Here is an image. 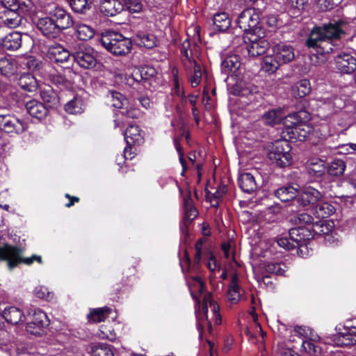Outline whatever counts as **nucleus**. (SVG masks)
<instances>
[{
	"mask_svg": "<svg viewBox=\"0 0 356 356\" xmlns=\"http://www.w3.org/2000/svg\"><path fill=\"white\" fill-rule=\"evenodd\" d=\"M296 223L300 226H310L314 224V218L307 213H299L293 216L292 219Z\"/></svg>",
	"mask_w": 356,
	"mask_h": 356,
	"instance_id": "nucleus-57",
	"label": "nucleus"
},
{
	"mask_svg": "<svg viewBox=\"0 0 356 356\" xmlns=\"http://www.w3.org/2000/svg\"><path fill=\"white\" fill-rule=\"evenodd\" d=\"M257 92L256 87L248 86L242 81H237L230 88V94L234 96L246 97L250 102L254 100V94Z\"/></svg>",
	"mask_w": 356,
	"mask_h": 356,
	"instance_id": "nucleus-20",
	"label": "nucleus"
},
{
	"mask_svg": "<svg viewBox=\"0 0 356 356\" xmlns=\"http://www.w3.org/2000/svg\"><path fill=\"white\" fill-rule=\"evenodd\" d=\"M335 212L334 207L327 202H323L318 204L315 207L314 214L318 218H325Z\"/></svg>",
	"mask_w": 356,
	"mask_h": 356,
	"instance_id": "nucleus-46",
	"label": "nucleus"
},
{
	"mask_svg": "<svg viewBox=\"0 0 356 356\" xmlns=\"http://www.w3.org/2000/svg\"><path fill=\"white\" fill-rule=\"evenodd\" d=\"M29 321L26 324V331L37 337L44 335L50 323L46 313L40 309H34L29 312Z\"/></svg>",
	"mask_w": 356,
	"mask_h": 356,
	"instance_id": "nucleus-11",
	"label": "nucleus"
},
{
	"mask_svg": "<svg viewBox=\"0 0 356 356\" xmlns=\"http://www.w3.org/2000/svg\"><path fill=\"white\" fill-rule=\"evenodd\" d=\"M310 229L313 238L315 236L327 235L331 231L329 224L326 223L325 220H318L310 225Z\"/></svg>",
	"mask_w": 356,
	"mask_h": 356,
	"instance_id": "nucleus-48",
	"label": "nucleus"
},
{
	"mask_svg": "<svg viewBox=\"0 0 356 356\" xmlns=\"http://www.w3.org/2000/svg\"><path fill=\"white\" fill-rule=\"evenodd\" d=\"M334 58L335 69L339 72L350 74L356 70V57L350 53L341 51Z\"/></svg>",
	"mask_w": 356,
	"mask_h": 356,
	"instance_id": "nucleus-12",
	"label": "nucleus"
},
{
	"mask_svg": "<svg viewBox=\"0 0 356 356\" xmlns=\"http://www.w3.org/2000/svg\"><path fill=\"white\" fill-rule=\"evenodd\" d=\"M184 216L183 220L185 223L193 222V221L197 217L199 212L194 205L193 200L189 194L187 197L184 198Z\"/></svg>",
	"mask_w": 356,
	"mask_h": 356,
	"instance_id": "nucleus-38",
	"label": "nucleus"
},
{
	"mask_svg": "<svg viewBox=\"0 0 356 356\" xmlns=\"http://www.w3.org/2000/svg\"><path fill=\"white\" fill-rule=\"evenodd\" d=\"M33 293L36 298L47 300L51 298L53 296V294L44 286H36L33 291Z\"/></svg>",
	"mask_w": 356,
	"mask_h": 356,
	"instance_id": "nucleus-60",
	"label": "nucleus"
},
{
	"mask_svg": "<svg viewBox=\"0 0 356 356\" xmlns=\"http://www.w3.org/2000/svg\"><path fill=\"white\" fill-rule=\"evenodd\" d=\"M301 350L309 356H320L321 355V348L311 339L302 341Z\"/></svg>",
	"mask_w": 356,
	"mask_h": 356,
	"instance_id": "nucleus-51",
	"label": "nucleus"
},
{
	"mask_svg": "<svg viewBox=\"0 0 356 356\" xmlns=\"http://www.w3.org/2000/svg\"><path fill=\"white\" fill-rule=\"evenodd\" d=\"M25 108L28 113L39 120L44 119L48 114V108L42 102L31 99L27 102L25 104Z\"/></svg>",
	"mask_w": 356,
	"mask_h": 356,
	"instance_id": "nucleus-22",
	"label": "nucleus"
},
{
	"mask_svg": "<svg viewBox=\"0 0 356 356\" xmlns=\"http://www.w3.org/2000/svg\"><path fill=\"white\" fill-rule=\"evenodd\" d=\"M100 43L107 51L116 56H124L131 52L133 44L130 38L122 33L107 31L102 34Z\"/></svg>",
	"mask_w": 356,
	"mask_h": 356,
	"instance_id": "nucleus-5",
	"label": "nucleus"
},
{
	"mask_svg": "<svg viewBox=\"0 0 356 356\" xmlns=\"http://www.w3.org/2000/svg\"><path fill=\"white\" fill-rule=\"evenodd\" d=\"M213 29L219 33L226 32L231 26L232 19L228 13L220 12L213 16Z\"/></svg>",
	"mask_w": 356,
	"mask_h": 356,
	"instance_id": "nucleus-26",
	"label": "nucleus"
},
{
	"mask_svg": "<svg viewBox=\"0 0 356 356\" xmlns=\"http://www.w3.org/2000/svg\"><path fill=\"white\" fill-rule=\"evenodd\" d=\"M345 332L339 333L337 343L340 346H349L356 344V326L345 325Z\"/></svg>",
	"mask_w": 356,
	"mask_h": 356,
	"instance_id": "nucleus-27",
	"label": "nucleus"
},
{
	"mask_svg": "<svg viewBox=\"0 0 356 356\" xmlns=\"http://www.w3.org/2000/svg\"><path fill=\"white\" fill-rule=\"evenodd\" d=\"M3 316L4 320L12 325H17L26 319L22 310L14 306L6 307L3 312Z\"/></svg>",
	"mask_w": 356,
	"mask_h": 356,
	"instance_id": "nucleus-34",
	"label": "nucleus"
},
{
	"mask_svg": "<svg viewBox=\"0 0 356 356\" xmlns=\"http://www.w3.org/2000/svg\"><path fill=\"white\" fill-rule=\"evenodd\" d=\"M302 115H306V113L303 111L294 112L285 118L282 135L291 143L305 141L314 131V127L303 120Z\"/></svg>",
	"mask_w": 356,
	"mask_h": 356,
	"instance_id": "nucleus-4",
	"label": "nucleus"
},
{
	"mask_svg": "<svg viewBox=\"0 0 356 356\" xmlns=\"http://www.w3.org/2000/svg\"><path fill=\"white\" fill-rule=\"evenodd\" d=\"M17 85L22 90L29 92H35L38 88L36 79L31 73L21 74L17 79Z\"/></svg>",
	"mask_w": 356,
	"mask_h": 356,
	"instance_id": "nucleus-33",
	"label": "nucleus"
},
{
	"mask_svg": "<svg viewBox=\"0 0 356 356\" xmlns=\"http://www.w3.org/2000/svg\"><path fill=\"white\" fill-rule=\"evenodd\" d=\"M134 40L138 46L143 47L148 49H153L157 45V38L155 35L141 31L135 33Z\"/></svg>",
	"mask_w": 356,
	"mask_h": 356,
	"instance_id": "nucleus-29",
	"label": "nucleus"
},
{
	"mask_svg": "<svg viewBox=\"0 0 356 356\" xmlns=\"http://www.w3.org/2000/svg\"><path fill=\"white\" fill-rule=\"evenodd\" d=\"M40 97L47 108H56L60 104L58 93L50 86H47L40 90Z\"/></svg>",
	"mask_w": 356,
	"mask_h": 356,
	"instance_id": "nucleus-25",
	"label": "nucleus"
},
{
	"mask_svg": "<svg viewBox=\"0 0 356 356\" xmlns=\"http://www.w3.org/2000/svg\"><path fill=\"white\" fill-rule=\"evenodd\" d=\"M122 1L124 8L131 13H139L143 10L141 0H122Z\"/></svg>",
	"mask_w": 356,
	"mask_h": 356,
	"instance_id": "nucleus-56",
	"label": "nucleus"
},
{
	"mask_svg": "<svg viewBox=\"0 0 356 356\" xmlns=\"http://www.w3.org/2000/svg\"><path fill=\"white\" fill-rule=\"evenodd\" d=\"M236 24L244 33L254 35L263 33L259 15L254 9L243 10L236 19Z\"/></svg>",
	"mask_w": 356,
	"mask_h": 356,
	"instance_id": "nucleus-10",
	"label": "nucleus"
},
{
	"mask_svg": "<svg viewBox=\"0 0 356 356\" xmlns=\"http://www.w3.org/2000/svg\"><path fill=\"white\" fill-rule=\"evenodd\" d=\"M181 61L186 70L188 69V63L195 62L193 58L192 50L191 49V41L188 38L184 40L180 47Z\"/></svg>",
	"mask_w": 356,
	"mask_h": 356,
	"instance_id": "nucleus-41",
	"label": "nucleus"
},
{
	"mask_svg": "<svg viewBox=\"0 0 356 356\" xmlns=\"http://www.w3.org/2000/svg\"><path fill=\"white\" fill-rule=\"evenodd\" d=\"M99 10L106 17H114L124 10V6L119 0H101Z\"/></svg>",
	"mask_w": 356,
	"mask_h": 356,
	"instance_id": "nucleus-21",
	"label": "nucleus"
},
{
	"mask_svg": "<svg viewBox=\"0 0 356 356\" xmlns=\"http://www.w3.org/2000/svg\"><path fill=\"white\" fill-rule=\"evenodd\" d=\"M239 285L238 284V277L236 275H234L232 277L231 285L228 289L227 293L229 299L234 301H238L239 299Z\"/></svg>",
	"mask_w": 356,
	"mask_h": 356,
	"instance_id": "nucleus-55",
	"label": "nucleus"
},
{
	"mask_svg": "<svg viewBox=\"0 0 356 356\" xmlns=\"http://www.w3.org/2000/svg\"><path fill=\"white\" fill-rule=\"evenodd\" d=\"M120 114L122 117H126L130 119H136L140 116V111L138 108L130 107L126 108L125 111H121Z\"/></svg>",
	"mask_w": 356,
	"mask_h": 356,
	"instance_id": "nucleus-63",
	"label": "nucleus"
},
{
	"mask_svg": "<svg viewBox=\"0 0 356 356\" xmlns=\"http://www.w3.org/2000/svg\"><path fill=\"white\" fill-rule=\"evenodd\" d=\"M209 306L211 308L213 316L214 324L219 325L222 323V317L220 314V306L212 298L211 293H207L202 300V311L205 319L207 321V313Z\"/></svg>",
	"mask_w": 356,
	"mask_h": 356,
	"instance_id": "nucleus-19",
	"label": "nucleus"
},
{
	"mask_svg": "<svg viewBox=\"0 0 356 356\" xmlns=\"http://www.w3.org/2000/svg\"><path fill=\"white\" fill-rule=\"evenodd\" d=\"M241 65V57L236 54L227 56L221 62L222 73L227 76H238V72Z\"/></svg>",
	"mask_w": 356,
	"mask_h": 356,
	"instance_id": "nucleus-18",
	"label": "nucleus"
},
{
	"mask_svg": "<svg viewBox=\"0 0 356 356\" xmlns=\"http://www.w3.org/2000/svg\"><path fill=\"white\" fill-rule=\"evenodd\" d=\"M259 35H255L254 39H250V42L247 43L243 37L242 39L245 43V48L248 55L252 57H257L266 53L269 48V42L263 38H257Z\"/></svg>",
	"mask_w": 356,
	"mask_h": 356,
	"instance_id": "nucleus-17",
	"label": "nucleus"
},
{
	"mask_svg": "<svg viewBox=\"0 0 356 356\" xmlns=\"http://www.w3.org/2000/svg\"><path fill=\"white\" fill-rule=\"evenodd\" d=\"M207 257L208 259V262L207 264V268L211 271H213L216 267V264H217L216 258L215 255L213 254V253L211 250H209L207 252Z\"/></svg>",
	"mask_w": 356,
	"mask_h": 356,
	"instance_id": "nucleus-64",
	"label": "nucleus"
},
{
	"mask_svg": "<svg viewBox=\"0 0 356 356\" xmlns=\"http://www.w3.org/2000/svg\"><path fill=\"white\" fill-rule=\"evenodd\" d=\"M108 97L111 99L112 106L116 108H122L124 103L127 102V99L124 95L115 90H109Z\"/></svg>",
	"mask_w": 356,
	"mask_h": 356,
	"instance_id": "nucleus-52",
	"label": "nucleus"
},
{
	"mask_svg": "<svg viewBox=\"0 0 356 356\" xmlns=\"http://www.w3.org/2000/svg\"><path fill=\"white\" fill-rule=\"evenodd\" d=\"M346 26L347 23L343 19H332L322 26H315L310 31L305 45L317 58H326V56L337 48L334 42L346 34L344 29Z\"/></svg>",
	"mask_w": 356,
	"mask_h": 356,
	"instance_id": "nucleus-1",
	"label": "nucleus"
},
{
	"mask_svg": "<svg viewBox=\"0 0 356 356\" xmlns=\"http://www.w3.org/2000/svg\"><path fill=\"white\" fill-rule=\"evenodd\" d=\"M346 168V162L339 159H334L326 165L327 173L335 177H339L343 175Z\"/></svg>",
	"mask_w": 356,
	"mask_h": 356,
	"instance_id": "nucleus-39",
	"label": "nucleus"
},
{
	"mask_svg": "<svg viewBox=\"0 0 356 356\" xmlns=\"http://www.w3.org/2000/svg\"><path fill=\"white\" fill-rule=\"evenodd\" d=\"M22 43V35L18 31H12L1 39V44L8 51L19 49Z\"/></svg>",
	"mask_w": 356,
	"mask_h": 356,
	"instance_id": "nucleus-24",
	"label": "nucleus"
},
{
	"mask_svg": "<svg viewBox=\"0 0 356 356\" xmlns=\"http://www.w3.org/2000/svg\"><path fill=\"white\" fill-rule=\"evenodd\" d=\"M74 24L72 15L58 6L51 8L47 12V16L39 17L35 22L38 31L49 40L60 38L64 31Z\"/></svg>",
	"mask_w": 356,
	"mask_h": 356,
	"instance_id": "nucleus-2",
	"label": "nucleus"
},
{
	"mask_svg": "<svg viewBox=\"0 0 356 356\" xmlns=\"http://www.w3.org/2000/svg\"><path fill=\"white\" fill-rule=\"evenodd\" d=\"M195 252L193 263L192 264L188 250L186 249L184 250V259L180 261V266L183 272L184 270L183 264H185L188 271L193 270L197 272L199 270L202 251L195 250Z\"/></svg>",
	"mask_w": 356,
	"mask_h": 356,
	"instance_id": "nucleus-35",
	"label": "nucleus"
},
{
	"mask_svg": "<svg viewBox=\"0 0 356 356\" xmlns=\"http://www.w3.org/2000/svg\"><path fill=\"white\" fill-rule=\"evenodd\" d=\"M86 108V104L83 99L76 95L73 98L64 104L65 111L70 115H78L83 113Z\"/></svg>",
	"mask_w": 356,
	"mask_h": 356,
	"instance_id": "nucleus-31",
	"label": "nucleus"
},
{
	"mask_svg": "<svg viewBox=\"0 0 356 356\" xmlns=\"http://www.w3.org/2000/svg\"><path fill=\"white\" fill-rule=\"evenodd\" d=\"M16 72V66L14 60L6 58L0 59V72L6 77H10Z\"/></svg>",
	"mask_w": 356,
	"mask_h": 356,
	"instance_id": "nucleus-49",
	"label": "nucleus"
},
{
	"mask_svg": "<svg viewBox=\"0 0 356 356\" xmlns=\"http://www.w3.org/2000/svg\"><path fill=\"white\" fill-rule=\"evenodd\" d=\"M72 61L83 69H94L99 64L97 51L90 45L79 44L72 49Z\"/></svg>",
	"mask_w": 356,
	"mask_h": 356,
	"instance_id": "nucleus-8",
	"label": "nucleus"
},
{
	"mask_svg": "<svg viewBox=\"0 0 356 356\" xmlns=\"http://www.w3.org/2000/svg\"><path fill=\"white\" fill-rule=\"evenodd\" d=\"M112 312V309L108 307H99L92 309L88 315V319L91 323H101L104 321Z\"/></svg>",
	"mask_w": 356,
	"mask_h": 356,
	"instance_id": "nucleus-40",
	"label": "nucleus"
},
{
	"mask_svg": "<svg viewBox=\"0 0 356 356\" xmlns=\"http://www.w3.org/2000/svg\"><path fill=\"white\" fill-rule=\"evenodd\" d=\"M284 116L281 110L272 109L266 112L264 114L262 119L265 124L273 126L280 124Z\"/></svg>",
	"mask_w": 356,
	"mask_h": 356,
	"instance_id": "nucleus-44",
	"label": "nucleus"
},
{
	"mask_svg": "<svg viewBox=\"0 0 356 356\" xmlns=\"http://www.w3.org/2000/svg\"><path fill=\"white\" fill-rule=\"evenodd\" d=\"M190 76L189 81L193 88L197 87L202 80V70L200 65L195 60L188 63V69L186 70Z\"/></svg>",
	"mask_w": 356,
	"mask_h": 356,
	"instance_id": "nucleus-37",
	"label": "nucleus"
},
{
	"mask_svg": "<svg viewBox=\"0 0 356 356\" xmlns=\"http://www.w3.org/2000/svg\"><path fill=\"white\" fill-rule=\"evenodd\" d=\"M10 195L8 190L3 191L0 193V207L9 211L10 206Z\"/></svg>",
	"mask_w": 356,
	"mask_h": 356,
	"instance_id": "nucleus-62",
	"label": "nucleus"
},
{
	"mask_svg": "<svg viewBox=\"0 0 356 356\" xmlns=\"http://www.w3.org/2000/svg\"><path fill=\"white\" fill-rule=\"evenodd\" d=\"M69 5L75 13L86 14L92 8L91 0H69Z\"/></svg>",
	"mask_w": 356,
	"mask_h": 356,
	"instance_id": "nucleus-43",
	"label": "nucleus"
},
{
	"mask_svg": "<svg viewBox=\"0 0 356 356\" xmlns=\"http://www.w3.org/2000/svg\"><path fill=\"white\" fill-rule=\"evenodd\" d=\"M22 254L23 249L17 245L7 243L0 245V262L6 261L9 269H13L20 264L30 266L34 261L42 263L41 256L33 254L30 257H24Z\"/></svg>",
	"mask_w": 356,
	"mask_h": 356,
	"instance_id": "nucleus-6",
	"label": "nucleus"
},
{
	"mask_svg": "<svg viewBox=\"0 0 356 356\" xmlns=\"http://www.w3.org/2000/svg\"><path fill=\"white\" fill-rule=\"evenodd\" d=\"M28 128L29 124L24 119L13 113L0 114V130L10 137L22 134Z\"/></svg>",
	"mask_w": 356,
	"mask_h": 356,
	"instance_id": "nucleus-9",
	"label": "nucleus"
},
{
	"mask_svg": "<svg viewBox=\"0 0 356 356\" xmlns=\"http://www.w3.org/2000/svg\"><path fill=\"white\" fill-rule=\"evenodd\" d=\"M323 195L317 189L308 186L304 188L297 197V202L302 207L314 206L318 202Z\"/></svg>",
	"mask_w": 356,
	"mask_h": 356,
	"instance_id": "nucleus-16",
	"label": "nucleus"
},
{
	"mask_svg": "<svg viewBox=\"0 0 356 356\" xmlns=\"http://www.w3.org/2000/svg\"><path fill=\"white\" fill-rule=\"evenodd\" d=\"M277 243L280 247L286 250H291L298 248V247L295 245V242H293L290 237L289 238L286 237L280 238L277 240Z\"/></svg>",
	"mask_w": 356,
	"mask_h": 356,
	"instance_id": "nucleus-61",
	"label": "nucleus"
},
{
	"mask_svg": "<svg viewBox=\"0 0 356 356\" xmlns=\"http://www.w3.org/2000/svg\"><path fill=\"white\" fill-rule=\"evenodd\" d=\"M75 30L76 37L82 41L89 40L95 35L94 29L84 24H76Z\"/></svg>",
	"mask_w": 356,
	"mask_h": 356,
	"instance_id": "nucleus-45",
	"label": "nucleus"
},
{
	"mask_svg": "<svg viewBox=\"0 0 356 356\" xmlns=\"http://www.w3.org/2000/svg\"><path fill=\"white\" fill-rule=\"evenodd\" d=\"M50 58L56 63H67L72 61V51L70 52L62 46L52 47L49 50Z\"/></svg>",
	"mask_w": 356,
	"mask_h": 356,
	"instance_id": "nucleus-28",
	"label": "nucleus"
},
{
	"mask_svg": "<svg viewBox=\"0 0 356 356\" xmlns=\"http://www.w3.org/2000/svg\"><path fill=\"white\" fill-rule=\"evenodd\" d=\"M311 92L309 81L302 79L292 87V93L296 98H302Z\"/></svg>",
	"mask_w": 356,
	"mask_h": 356,
	"instance_id": "nucleus-42",
	"label": "nucleus"
},
{
	"mask_svg": "<svg viewBox=\"0 0 356 356\" xmlns=\"http://www.w3.org/2000/svg\"><path fill=\"white\" fill-rule=\"evenodd\" d=\"M238 185L246 193L250 194L258 188L254 177L250 172H244L238 178Z\"/></svg>",
	"mask_w": 356,
	"mask_h": 356,
	"instance_id": "nucleus-32",
	"label": "nucleus"
},
{
	"mask_svg": "<svg viewBox=\"0 0 356 356\" xmlns=\"http://www.w3.org/2000/svg\"><path fill=\"white\" fill-rule=\"evenodd\" d=\"M298 188L291 184L283 186L274 191V195L283 202L298 197Z\"/></svg>",
	"mask_w": 356,
	"mask_h": 356,
	"instance_id": "nucleus-36",
	"label": "nucleus"
},
{
	"mask_svg": "<svg viewBox=\"0 0 356 356\" xmlns=\"http://www.w3.org/2000/svg\"><path fill=\"white\" fill-rule=\"evenodd\" d=\"M157 74L156 70L150 65H140L135 67L131 74L132 80L139 83L154 78Z\"/></svg>",
	"mask_w": 356,
	"mask_h": 356,
	"instance_id": "nucleus-23",
	"label": "nucleus"
},
{
	"mask_svg": "<svg viewBox=\"0 0 356 356\" xmlns=\"http://www.w3.org/2000/svg\"><path fill=\"white\" fill-rule=\"evenodd\" d=\"M3 10L0 18L10 28L21 24L22 18L31 14L33 6L31 0H3Z\"/></svg>",
	"mask_w": 356,
	"mask_h": 356,
	"instance_id": "nucleus-3",
	"label": "nucleus"
},
{
	"mask_svg": "<svg viewBox=\"0 0 356 356\" xmlns=\"http://www.w3.org/2000/svg\"><path fill=\"white\" fill-rule=\"evenodd\" d=\"M272 51L274 56L282 65L289 63L295 58L294 48L290 44L280 42L273 45Z\"/></svg>",
	"mask_w": 356,
	"mask_h": 356,
	"instance_id": "nucleus-14",
	"label": "nucleus"
},
{
	"mask_svg": "<svg viewBox=\"0 0 356 356\" xmlns=\"http://www.w3.org/2000/svg\"><path fill=\"white\" fill-rule=\"evenodd\" d=\"M65 67L67 68V72L69 74H62L60 72H56V73L49 74L50 81L61 90L68 89L72 87V82L69 79L68 76L72 74V71L68 66Z\"/></svg>",
	"mask_w": 356,
	"mask_h": 356,
	"instance_id": "nucleus-30",
	"label": "nucleus"
},
{
	"mask_svg": "<svg viewBox=\"0 0 356 356\" xmlns=\"http://www.w3.org/2000/svg\"><path fill=\"white\" fill-rule=\"evenodd\" d=\"M141 129L136 124H130L126 129L124 136L127 146L124 149V157L127 159V154L131 149L133 146L140 145L144 142V138L141 134Z\"/></svg>",
	"mask_w": 356,
	"mask_h": 356,
	"instance_id": "nucleus-13",
	"label": "nucleus"
},
{
	"mask_svg": "<svg viewBox=\"0 0 356 356\" xmlns=\"http://www.w3.org/2000/svg\"><path fill=\"white\" fill-rule=\"evenodd\" d=\"M198 324H197V330L199 331V337L200 339H202L203 338V332H204V324H207L208 327V330L210 333L212 332V325L211 322L207 318V321L205 319V317L203 315V312L200 314L199 315L196 313Z\"/></svg>",
	"mask_w": 356,
	"mask_h": 356,
	"instance_id": "nucleus-58",
	"label": "nucleus"
},
{
	"mask_svg": "<svg viewBox=\"0 0 356 356\" xmlns=\"http://www.w3.org/2000/svg\"><path fill=\"white\" fill-rule=\"evenodd\" d=\"M326 172V166L323 163H311L308 168L309 174L316 178H322Z\"/></svg>",
	"mask_w": 356,
	"mask_h": 356,
	"instance_id": "nucleus-54",
	"label": "nucleus"
},
{
	"mask_svg": "<svg viewBox=\"0 0 356 356\" xmlns=\"http://www.w3.org/2000/svg\"><path fill=\"white\" fill-rule=\"evenodd\" d=\"M92 356H115L111 345L100 343L92 348Z\"/></svg>",
	"mask_w": 356,
	"mask_h": 356,
	"instance_id": "nucleus-50",
	"label": "nucleus"
},
{
	"mask_svg": "<svg viewBox=\"0 0 356 356\" xmlns=\"http://www.w3.org/2000/svg\"><path fill=\"white\" fill-rule=\"evenodd\" d=\"M289 235L291 240L295 242L298 248L306 245V242L313 238L310 226H297L289 229Z\"/></svg>",
	"mask_w": 356,
	"mask_h": 356,
	"instance_id": "nucleus-15",
	"label": "nucleus"
},
{
	"mask_svg": "<svg viewBox=\"0 0 356 356\" xmlns=\"http://www.w3.org/2000/svg\"><path fill=\"white\" fill-rule=\"evenodd\" d=\"M282 65L278 60L276 59L274 54L266 56L261 63V69L269 74H273L277 71L280 66Z\"/></svg>",
	"mask_w": 356,
	"mask_h": 356,
	"instance_id": "nucleus-47",
	"label": "nucleus"
},
{
	"mask_svg": "<svg viewBox=\"0 0 356 356\" xmlns=\"http://www.w3.org/2000/svg\"><path fill=\"white\" fill-rule=\"evenodd\" d=\"M291 150V147L286 138L276 140L272 144L268 157L277 166L285 168L292 163Z\"/></svg>",
	"mask_w": 356,
	"mask_h": 356,
	"instance_id": "nucleus-7",
	"label": "nucleus"
},
{
	"mask_svg": "<svg viewBox=\"0 0 356 356\" xmlns=\"http://www.w3.org/2000/svg\"><path fill=\"white\" fill-rule=\"evenodd\" d=\"M227 191V187L225 184H220L216 188V191L211 193L209 191L206 190V197L207 199L212 198L214 200L223 199L224 195Z\"/></svg>",
	"mask_w": 356,
	"mask_h": 356,
	"instance_id": "nucleus-59",
	"label": "nucleus"
},
{
	"mask_svg": "<svg viewBox=\"0 0 356 356\" xmlns=\"http://www.w3.org/2000/svg\"><path fill=\"white\" fill-rule=\"evenodd\" d=\"M265 270L268 273L282 276L286 271V266L283 262L268 263L265 265Z\"/></svg>",
	"mask_w": 356,
	"mask_h": 356,
	"instance_id": "nucleus-53",
	"label": "nucleus"
}]
</instances>
